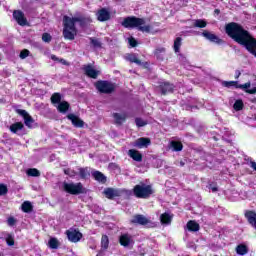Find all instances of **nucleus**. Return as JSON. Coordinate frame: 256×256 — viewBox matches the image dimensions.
<instances>
[{
	"instance_id": "40",
	"label": "nucleus",
	"mask_w": 256,
	"mask_h": 256,
	"mask_svg": "<svg viewBox=\"0 0 256 256\" xmlns=\"http://www.w3.org/2000/svg\"><path fill=\"white\" fill-rule=\"evenodd\" d=\"M52 39L53 38L51 37V34H49V33H44L42 35V41H44V43H51Z\"/></svg>"
},
{
	"instance_id": "54",
	"label": "nucleus",
	"mask_w": 256,
	"mask_h": 256,
	"mask_svg": "<svg viewBox=\"0 0 256 256\" xmlns=\"http://www.w3.org/2000/svg\"><path fill=\"white\" fill-rule=\"evenodd\" d=\"M209 189H210L213 193H216V191H218L217 187H216V186H213V185H210V186H209Z\"/></svg>"
},
{
	"instance_id": "30",
	"label": "nucleus",
	"mask_w": 256,
	"mask_h": 256,
	"mask_svg": "<svg viewBox=\"0 0 256 256\" xmlns=\"http://www.w3.org/2000/svg\"><path fill=\"white\" fill-rule=\"evenodd\" d=\"M26 175H28V177H41V172H39L37 168H29L26 171Z\"/></svg>"
},
{
	"instance_id": "41",
	"label": "nucleus",
	"mask_w": 256,
	"mask_h": 256,
	"mask_svg": "<svg viewBox=\"0 0 256 256\" xmlns=\"http://www.w3.org/2000/svg\"><path fill=\"white\" fill-rule=\"evenodd\" d=\"M30 53H31V52H30L29 50L24 49V50H22V51L20 52L19 57H20V59H27V57H29Z\"/></svg>"
},
{
	"instance_id": "7",
	"label": "nucleus",
	"mask_w": 256,
	"mask_h": 256,
	"mask_svg": "<svg viewBox=\"0 0 256 256\" xmlns=\"http://www.w3.org/2000/svg\"><path fill=\"white\" fill-rule=\"evenodd\" d=\"M202 37H205L211 43H216V45H223V43H225V41H223V39L219 38V36L213 34L210 31H207V30H204L202 32Z\"/></svg>"
},
{
	"instance_id": "13",
	"label": "nucleus",
	"mask_w": 256,
	"mask_h": 256,
	"mask_svg": "<svg viewBox=\"0 0 256 256\" xmlns=\"http://www.w3.org/2000/svg\"><path fill=\"white\" fill-rule=\"evenodd\" d=\"M119 241H120V245H122V247H133V244L135 243L133 241V237H131V235H129V234L121 235L119 238Z\"/></svg>"
},
{
	"instance_id": "16",
	"label": "nucleus",
	"mask_w": 256,
	"mask_h": 256,
	"mask_svg": "<svg viewBox=\"0 0 256 256\" xmlns=\"http://www.w3.org/2000/svg\"><path fill=\"white\" fill-rule=\"evenodd\" d=\"M131 223H134L135 225H147L149 224V219L144 215L138 214L133 217Z\"/></svg>"
},
{
	"instance_id": "6",
	"label": "nucleus",
	"mask_w": 256,
	"mask_h": 256,
	"mask_svg": "<svg viewBox=\"0 0 256 256\" xmlns=\"http://www.w3.org/2000/svg\"><path fill=\"white\" fill-rule=\"evenodd\" d=\"M95 87L100 93L109 94L115 91V85L109 81H98L96 82Z\"/></svg>"
},
{
	"instance_id": "36",
	"label": "nucleus",
	"mask_w": 256,
	"mask_h": 256,
	"mask_svg": "<svg viewBox=\"0 0 256 256\" xmlns=\"http://www.w3.org/2000/svg\"><path fill=\"white\" fill-rule=\"evenodd\" d=\"M101 247H102V249H108L109 248V237L107 235L102 236Z\"/></svg>"
},
{
	"instance_id": "19",
	"label": "nucleus",
	"mask_w": 256,
	"mask_h": 256,
	"mask_svg": "<svg viewBox=\"0 0 256 256\" xmlns=\"http://www.w3.org/2000/svg\"><path fill=\"white\" fill-rule=\"evenodd\" d=\"M162 95H167V93H173L175 86L169 82H162L160 85Z\"/></svg>"
},
{
	"instance_id": "26",
	"label": "nucleus",
	"mask_w": 256,
	"mask_h": 256,
	"mask_svg": "<svg viewBox=\"0 0 256 256\" xmlns=\"http://www.w3.org/2000/svg\"><path fill=\"white\" fill-rule=\"evenodd\" d=\"M236 253L238 255H247L249 253V248L245 244H239L236 247Z\"/></svg>"
},
{
	"instance_id": "29",
	"label": "nucleus",
	"mask_w": 256,
	"mask_h": 256,
	"mask_svg": "<svg viewBox=\"0 0 256 256\" xmlns=\"http://www.w3.org/2000/svg\"><path fill=\"white\" fill-rule=\"evenodd\" d=\"M21 209L24 213H31L33 211V205L29 201L23 202Z\"/></svg>"
},
{
	"instance_id": "45",
	"label": "nucleus",
	"mask_w": 256,
	"mask_h": 256,
	"mask_svg": "<svg viewBox=\"0 0 256 256\" xmlns=\"http://www.w3.org/2000/svg\"><path fill=\"white\" fill-rule=\"evenodd\" d=\"M223 85L224 87H235V85H237V81H224Z\"/></svg>"
},
{
	"instance_id": "14",
	"label": "nucleus",
	"mask_w": 256,
	"mask_h": 256,
	"mask_svg": "<svg viewBox=\"0 0 256 256\" xmlns=\"http://www.w3.org/2000/svg\"><path fill=\"white\" fill-rule=\"evenodd\" d=\"M104 195L107 197V199H115V197H121V190L107 188L104 190Z\"/></svg>"
},
{
	"instance_id": "51",
	"label": "nucleus",
	"mask_w": 256,
	"mask_h": 256,
	"mask_svg": "<svg viewBox=\"0 0 256 256\" xmlns=\"http://www.w3.org/2000/svg\"><path fill=\"white\" fill-rule=\"evenodd\" d=\"M247 93H250V95H255L256 93V87L252 88V89H248Z\"/></svg>"
},
{
	"instance_id": "31",
	"label": "nucleus",
	"mask_w": 256,
	"mask_h": 256,
	"mask_svg": "<svg viewBox=\"0 0 256 256\" xmlns=\"http://www.w3.org/2000/svg\"><path fill=\"white\" fill-rule=\"evenodd\" d=\"M187 229L188 231H199V224H197V222L190 220L187 223Z\"/></svg>"
},
{
	"instance_id": "15",
	"label": "nucleus",
	"mask_w": 256,
	"mask_h": 256,
	"mask_svg": "<svg viewBox=\"0 0 256 256\" xmlns=\"http://www.w3.org/2000/svg\"><path fill=\"white\" fill-rule=\"evenodd\" d=\"M151 145V139L149 138H139L134 142V147H137L138 149H143V147H149Z\"/></svg>"
},
{
	"instance_id": "18",
	"label": "nucleus",
	"mask_w": 256,
	"mask_h": 256,
	"mask_svg": "<svg viewBox=\"0 0 256 256\" xmlns=\"http://www.w3.org/2000/svg\"><path fill=\"white\" fill-rule=\"evenodd\" d=\"M84 71L88 77H91V79H97V77H99V71L95 70L91 65L85 66Z\"/></svg>"
},
{
	"instance_id": "12",
	"label": "nucleus",
	"mask_w": 256,
	"mask_h": 256,
	"mask_svg": "<svg viewBox=\"0 0 256 256\" xmlns=\"http://www.w3.org/2000/svg\"><path fill=\"white\" fill-rule=\"evenodd\" d=\"M66 235L72 243H78V241H81V238L83 237V234L77 230H68Z\"/></svg>"
},
{
	"instance_id": "48",
	"label": "nucleus",
	"mask_w": 256,
	"mask_h": 256,
	"mask_svg": "<svg viewBox=\"0 0 256 256\" xmlns=\"http://www.w3.org/2000/svg\"><path fill=\"white\" fill-rule=\"evenodd\" d=\"M15 223H17V220L14 219L13 217H9L7 219V224L10 226V227H13V225H15Z\"/></svg>"
},
{
	"instance_id": "11",
	"label": "nucleus",
	"mask_w": 256,
	"mask_h": 256,
	"mask_svg": "<svg viewBox=\"0 0 256 256\" xmlns=\"http://www.w3.org/2000/svg\"><path fill=\"white\" fill-rule=\"evenodd\" d=\"M67 119H69V121H71L72 125L74 127H77L78 129L83 128L85 125V122L83 120H81V118H79V116H77L75 114H68Z\"/></svg>"
},
{
	"instance_id": "4",
	"label": "nucleus",
	"mask_w": 256,
	"mask_h": 256,
	"mask_svg": "<svg viewBox=\"0 0 256 256\" xmlns=\"http://www.w3.org/2000/svg\"><path fill=\"white\" fill-rule=\"evenodd\" d=\"M133 193L138 199H147L153 195V189L151 186L142 183L134 187Z\"/></svg>"
},
{
	"instance_id": "55",
	"label": "nucleus",
	"mask_w": 256,
	"mask_h": 256,
	"mask_svg": "<svg viewBox=\"0 0 256 256\" xmlns=\"http://www.w3.org/2000/svg\"><path fill=\"white\" fill-rule=\"evenodd\" d=\"M58 63H62V65H69V63H67V61L65 59H63V58H60Z\"/></svg>"
},
{
	"instance_id": "32",
	"label": "nucleus",
	"mask_w": 256,
	"mask_h": 256,
	"mask_svg": "<svg viewBox=\"0 0 256 256\" xmlns=\"http://www.w3.org/2000/svg\"><path fill=\"white\" fill-rule=\"evenodd\" d=\"M170 145L173 151H183V144L181 142L172 141Z\"/></svg>"
},
{
	"instance_id": "8",
	"label": "nucleus",
	"mask_w": 256,
	"mask_h": 256,
	"mask_svg": "<svg viewBox=\"0 0 256 256\" xmlns=\"http://www.w3.org/2000/svg\"><path fill=\"white\" fill-rule=\"evenodd\" d=\"M16 111L18 115H21V117H23L26 127H29V129H31V127H33V123H35L33 117H31V115H29V113L25 110L18 109Z\"/></svg>"
},
{
	"instance_id": "44",
	"label": "nucleus",
	"mask_w": 256,
	"mask_h": 256,
	"mask_svg": "<svg viewBox=\"0 0 256 256\" xmlns=\"http://www.w3.org/2000/svg\"><path fill=\"white\" fill-rule=\"evenodd\" d=\"M64 173H65V175H68L69 177H75L77 175V172H75V170H71V169H65Z\"/></svg>"
},
{
	"instance_id": "38",
	"label": "nucleus",
	"mask_w": 256,
	"mask_h": 256,
	"mask_svg": "<svg viewBox=\"0 0 256 256\" xmlns=\"http://www.w3.org/2000/svg\"><path fill=\"white\" fill-rule=\"evenodd\" d=\"M49 247L50 249H57L59 247V241L56 238H51L49 240Z\"/></svg>"
},
{
	"instance_id": "10",
	"label": "nucleus",
	"mask_w": 256,
	"mask_h": 256,
	"mask_svg": "<svg viewBox=\"0 0 256 256\" xmlns=\"http://www.w3.org/2000/svg\"><path fill=\"white\" fill-rule=\"evenodd\" d=\"M13 17L18 25H21L22 27H25V25H27V18H25V14L22 11L15 10L13 12Z\"/></svg>"
},
{
	"instance_id": "34",
	"label": "nucleus",
	"mask_w": 256,
	"mask_h": 256,
	"mask_svg": "<svg viewBox=\"0 0 256 256\" xmlns=\"http://www.w3.org/2000/svg\"><path fill=\"white\" fill-rule=\"evenodd\" d=\"M183 39L181 37H177L174 41V51L175 53H179V49H181V42Z\"/></svg>"
},
{
	"instance_id": "53",
	"label": "nucleus",
	"mask_w": 256,
	"mask_h": 256,
	"mask_svg": "<svg viewBox=\"0 0 256 256\" xmlns=\"http://www.w3.org/2000/svg\"><path fill=\"white\" fill-rule=\"evenodd\" d=\"M50 59H52V61H58V62L60 60L59 57H57L56 55H53V54L50 56Z\"/></svg>"
},
{
	"instance_id": "39",
	"label": "nucleus",
	"mask_w": 256,
	"mask_h": 256,
	"mask_svg": "<svg viewBox=\"0 0 256 256\" xmlns=\"http://www.w3.org/2000/svg\"><path fill=\"white\" fill-rule=\"evenodd\" d=\"M90 43L96 49H99V47H101V42L96 38H90Z\"/></svg>"
},
{
	"instance_id": "9",
	"label": "nucleus",
	"mask_w": 256,
	"mask_h": 256,
	"mask_svg": "<svg viewBox=\"0 0 256 256\" xmlns=\"http://www.w3.org/2000/svg\"><path fill=\"white\" fill-rule=\"evenodd\" d=\"M96 17H97L98 21L103 23V22L109 21V19H111V12H109V10H107V8H102L97 11Z\"/></svg>"
},
{
	"instance_id": "57",
	"label": "nucleus",
	"mask_w": 256,
	"mask_h": 256,
	"mask_svg": "<svg viewBox=\"0 0 256 256\" xmlns=\"http://www.w3.org/2000/svg\"><path fill=\"white\" fill-rule=\"evenodd\" d=\"M110 167H112V169H117L119 166H117V164H111Z\"/></svg>"
},
{
	"instance_id": "56",
	"label": "nucleus",
	"mask_w": 256,
	"mask_h": 256,
	"mask_svg": "<svg viewBox=\"0 0 256 256\" xmlns=\"http://www.w3.org/2000/svg\"><path fill=\"white\" fill-rule=\"evenodd\" d=\"M239 77H241V71L236 70L235 71V79H239Z\"/></svg>"
},
{
	"instance_id": "1",
	"label": "nucleus",
	"mask_w": 256,
	"mask_h": 256,
	"mask_svg": "<svg viewBox=\"0 0 256 256\" xmlns=\"http://www.w3.org/2000/svg\"><path fill=\"white\" fill-rule=\"evenodd\" d=\"M225 31L228 37H231L239 45H243L249 53L256 57V40L247 30L243 29V26L232 22L226 25Z\"/></svg>"
},
{
	"instance_id": "20",
	"label": "nucleus",
	"mask_w": 256,
	"mask_h": 256,
	"mask_svg": "<svg viewBox=\"0 0 256 256\" xmlns=\"http://www.w3.org/2000/svg\"><path fill=\"white\" fill-rule=\"evenodd\" d=\"M23 127L24 125L21 122H16L12 125H10L9 130L11 131V133L14 134H19V131H23Z\"/></svg>"
},
{
	"instance_id": "2",
	"label": "nucleus",
	"mask_w": 256,
	"mask_h": 256,
	"mask_svg": "<svg viewBox=\"0 0 256 256\" xmlns=\"http://www.w3.org/2000/svg\"><path fill=\"white\" fill-rule=\"evenodd\" d=\"M75 23H79L80 27H84L87 24V19L83 17H63V35L64 38L68 39L69 41H73V39H75V35H77Z\"/></svg>"
},
{
	"instance_id": "35",
	"label": "nucleus",
	"mask_w": 256,
	"mask_h": 256,
	"mask_svg": "<svg viewBox=\"0 0 256 256\" xmlns=\"http://www.w3.org/2000/svg\"><path fill=\"white\" fill-rule=\"evenodd\" d=\"M51 101L53 105H59L61 103V94L59 93H54L51 97Z\"/></svg>"
},
{
	"instance_id": "47",
	"label": "nucleus",
	"mask_w": 256,
	"mask_h": 256,
	"mask_svg": "<svg viewBox=\"0 0 256 256\" xmlns=\"http://www.w3.org/2000/svg\"><path fill=\"white\" fill-rule=\"evenodd\" d=\"M128 43H129L130 47H137V40H135V38H133V37L128 39Z\"/></svg>"
},
{
	"instance_id": "25",
	"label": "nucleus",
	"mask_w": 256,
	"mask_h": 256,
	"mask_svg": "<svg viewBox=\"0 0 256 256\" xmlns=\"http://www.w3.org/2000/svg\"><path fill=\"white\" fill-rule=\"evenodd\" d=\"M56 107L59 113H67L69 111V103L67 101L60 102Z\"/></svg>"
},
{
	"instance_id": "22",
	"label": "nucleus",
	"mask_w": 256,
	"mask_h": 256,
	"mask_svg": "<svg viewBox=\"0 0 256 256\" xmlns=\"http://www.w3.org/2000/svg\"><path fill=\"white\" fill-rule=\"evenodd\" d=\"M172 219H173V216H171L167 212L160 216V221L162 225H171Z\"/></svg>"
},
{
	"instance_id": "33",
	"label": "nucleus",
	"mask_w": 256,
	"mask_h": 256,
	"mask_svg": "<svg viewBox=\"0 0 256 256\" xmlns=\"http://www.w3.org/2000/svg\"><path fill=\"white\" fill-rule=\"evenodd\" d=\"M194 27H198L199 29H204V27H207V22L203 19H197L194 20Z\"/></svg>"
},
{
	"instance_id": "50",
	"label": "nucleus",
	"mask_w": 256,
	"mask_h": 256,
	"mask_svg": "<svg viewBox=\"0 0 256 256\" xmlns=\"http://www.w3.org/2000/svg\"><path fill=\"white\" fill-rule=\"evenodd\" d=\"M251 87V82H247L240 86V89H249Z\"/></svg>"
},
{
	"instance_id": "17",
	"label": "nucleus",
	"mask_w": 256,
	"mask_h": 256,
	"mask_svg": "<svg viewBox=\"0 0 256 256\" xmlns=\"http://www.w3.org/2000/svg\"><path fill=\"white\" fill-rule=\"evenodd\" d=\"M128 155L131 157V159H133V161H136L137 163H141V161H143V154L135 149H130L128 151Z\"/></svg>"
},
{
	"instance_id": "43",
	"label": "nucleus",
	"mask_w": 256,
	"mask_h": 256,
	"mask_svg": "<svg viewBox=\"0 0 256 256\" xmlns=\"http://www.w3.org/2000/svg\"><path fill=\"white\" fill-rule=\"evenodd\" d=\"M179 61L182 62V65H184V67H187V65H189L187 57L183 56V54H179Z\"/></svg>"
},
{
	"instance_id": "3",
	"label": "nucleus",
	"mask_w": 256,
	"mask_h": 256,
	"mask_svg": "<svg viewBox=\"0 0 256 256\" xmlns=\"http://www.w3.org/2000/svg\"><path fill=\"white\" fill-rule=\"evenodd\" d=\"M143 25H145V19L137 17H127L122 22V26L126 27V29H134V27H137L138 31L142 33H151V25Z\"/></svg>"
},
{
	"instance_id": "24",
	"label": "nucleus",
	"mask_w": 256,
	"mask_h": 256,
	"mask_svg": "<svg viewBox=\"0 0 256 256\" xmlns=\"http://www.w3.org/2000/svg\"><path fill=\"white\" fill-rule=\"evenodd\" d=\"M92 177H94L96 181H99V183H105V181H107V177H105V175L100 171H93Z\"/></svg>"
},
{
	"instance_id": "49",
	"label": "nucleus",
	"mask_w": 256,
	"mask_h": 256,
	"mask_svg": "<svg viewBox=\"0 0 256 256\" xmlns=\"http://www.w3.org/2000/svg\"><path fill=\"white\" fill-rule=\"evenodd\" d=\"M161 53H165V48H158L155 50V55H161Z\"/></svg>"
},
{
	"instance_id": "42",
	"label": "nucleus",
	"mask_w": 256,
	"mask_h": 256,
	"mask_svg": "<svg viewBox=\"0 0 256 256\" xmlns=\"http://www.w3.org/2000/svg\"><path fill=\"white\" fill-rule=\"evenodd\" d=\"M135 123L137 127H145V125H147V122L141 118H136Z\"/></svg>"
},
{
	"instance_id": "28",
	"label": "nucleus",
	"mask_w": 256,
	"mask_h": 256,
	"mask_svg": "<svg viewBox=\"0 0 256 256\" xmlns=\"http://www.w3.org/2000/svg\"><path fill=\"white\" fill-rule=\"evenodd\" d=\"M113 118L115 119V123H117V125H121L123 121L127 119V116L125 114L114 113Z\"/></svg>"
},
{
	"instance_id": "23",
	"label": "nucleus",
	"mask_w": 256,
	"mask_h": 256,
	"mask_svg": "<svg viewBox=\"0 0 256 256\" xmlns=\"http://www.w3.org/2000/svg\"><path fill=\"white\" fill-rule=\"evenodd\" d=\"M78 175L81 179H89L91 176V172L89 171V168H78Z\"/></svg>"
},
{
	"instance_id": "37",
	"label": "nucleus",
	"mask_w": 256,
	"mask_h": 256,
	"mask_svg": "<svg viewBox=\"0 0 256 256\" xmlns=\"http://www.w3.org/2000/svg\"><path fill=\"white\" fill-rule=\"evenodd\" d=\"M233 109L235 111H241L243 109V100H241V99L236 100L233 105Z\"/></svg>"
},
{
	"instance_id": "5",
	"label": "nucleus",
	"mask_w": 256,
	"mask_h": 256,
	"mask_svg": "<svg viewBox=\"0 0 256 256\" xmlns=\"http://www.w3.org/2000/svg\"><path fill=\"white\" fill-rule=\"evenodd\" d=\"M63 189L66 193H70V195H81V193H85V188H83L81 182L76 184L64 182Z\"/></svg>"
},
{
	"instance_id": "46",
	"label": "nucleus",
	"mask_w": 256,
	"mask_h": 256,
	"mask_svg": "<svg viewBox=\"0 0 256 256\" xmlns=\"http://www.w3.org/2000/svg\"><path fill=\"white\" fill-rule=\"evenodd\" d=\"M7 186L4 184H0V195H7Z\"/></svg>"
},
{
	"instance_id": "58",
	"label": "nucleus",
	"mask_w": 256,
	"mask_h": 256,
	"mask_svg": "<svg viewBox=\"0 0 256 256\" xmlns=\"http://www.w3.org/2000/svg\"><path fill=\"white\" fill-rule=\"evenodd\" d=\"M215 13H219V10H218V9H216V10H215Z\"/></svg>"
},
{
	"instance_id": "52",
	"label": "nucleus",
	"mask_w": 256,
	"mask_h": 256,
	"mask_svg": "<svg viewBox=\"0 0 256 256\" xmlns=\"http://www.w3.org/2000/svg\"><path fill=\"white\" fill-rule=\"evenodd\" d=\"M250 167H251V169H253L254 171H256V162H255V161H251V162H250Z\"/></svg>"
},
{
	"instance_id": "27",
	"label": "nucleus",
	"mask_w": 256,
	"mask_h": 256,
	"mask_svg": "<svg viewBox=\"0 0 256 256\" xmlns=\"http://www.w3.org/2000/svg\"><path fill=\"white\" fill-rule=\"evenodd\" d=\"M126 61H130V63H136V65H142L141 60H139L136 54H127Z\"/></svg>"
},
{
	"instance_id": "21",
	"label": "nucleus",
	"mask_w": 256,
	"mask_h": 256,
	"mask_svg": "<svg viewBox=\"0 0 256 256\" xmlns=\"http://www.w3.org/2000/svg\"><path fill=\"white\" fill-rule=\"evenodd\" d=\"M2 235L5 237L6 243L9 247H13V245H15V236H13V234L3 232Z\"/></svg>"
}]
</instances>
